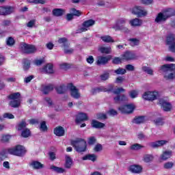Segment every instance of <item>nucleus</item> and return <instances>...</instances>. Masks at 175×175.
Returning <instances> with one entry per match:
<instances>
[{"label": "nucleus", "instance_id": "obj_40", "mask_svg": "<svg viewBox=\"0 0 175 175\" xmlns=\"http://www.w3.org/2000/svg\"><path fill=\"white\" fill-rule=\"evenodd\" d=\"M144 121V116H139L134 118L133 120V124H142Z\"/></svg>", "mask_w": 175, "mask_h": 175}, {"label": "nucleus", "instance_id": "obj_58", "mask_svg": "<svg viewBox=\"0 0 175 175\" xmlns=\"http://www.w3.org/2000/svg\"><path fill=\"white\" fill-rule=\"evenodd\" d=\"M109 77H110V74H109V72L104 73L100 76V79L103 81H106V80H107Z\"/></svg>", "mask_w": 175, "mask_h": 175}, {"label": "nucleus", "instance_id": "obj_4", "mask_svg": "<svg viewBox=\"0 0 175 175\" xmlns=\"http://www.w3.org/2000/svg\"><path fill=\"white\" fill-rule=\"evenodd\" d=\"M71 144L77 152L87 151V142L81 138H77L72 141Z\"/></svg>", "mask_w": 175, "mask_h": 175}, {"label": "nucleus", "instance_id": "obj_13", "mask_svg": "<svg viewBox=\"0 0 175 175\" xmlns=\"http://www.w3.org/2000/svg\"><path fill=\"white\" fill-rule=\"evenodd\" d=\"M159 103L161 105V109L164 111H170L173 107L172 104L165 98H160Z\"/></svg>", "mask_w": 175, "mask_h": 175}, {"label": "nucleus", "instance_id": "obj_57", "mask_svg": "<svg viewBox=\"0 0 175 175\" xmlns=\"http://www.w3.org/2000/svg\"><path fill=\"white\" fill-rule=\"evenodd\" d=\"M10 139H12V136L9 135H5L2 136L1 140L2 142H4V143H6L7 142H9Z\"/></svg>", "mask_w": 175, "mask_h": 175}, {"label": "nucleus", "instance_id": "obj_52", "mask_svg": "<svg viewBox=\"0 0 175 175\" xmlns=\"http://www.w3.org/2000/svg\"><path fill=\"white\" fill-rule=\"evenodd\" d=\"M137 95H139V92L137 90H131L129 92V96H131L133 99L135 98H137Z\"/></svg>", "mask_w": 175, "mask_h": 175}, {"label": "nucleus", "instance_id": "obj_39", "mask_svg": "<svg viewBox=\"0 0 175 175\" xmlns=\"http://www.w3.org/2000/svg\"><path fill=\"white\" fill-rule=\"evenodd\" d=\"M130 148L134 151H137V150H142V148H143V146L139 144H134L130 146Z\"/></svg>", "mask_w": 175, "mask_h": 175}, {"label": "nucleus", "instance_id": "obj_64", "mask_svg": "<svg viewBox=\"0 0 175 175\" xmlns=\"http://www.w3.org/2000/svg\"><path fill=\"white\" fill-rule=\"evenodd\" d=\"M107 113L109 116H117V114H118V112H117L116 110L111 109H109V111L107 112Z\"/></svg>", "mask_w": 175, "mask_h": 175}, {"label": "nucleus", "instance_id": "obj_3", "mask_svg": "<svg viewBox=\"0 0 175 175\" xmlns=\"http://www.w3.org/2000/svg\"><path fill=\"white\" fill-rule=\"evenodd\" d=\"M5 152L10 155H15L16 157H23L27 152V150L24 146L16 145L14 147L5 149Z\"/></svg>", "mask_w": 175, "mask_h": 175}, {"label": "nucleus", "instance_id": "obj_8", "mask_svg": "<svg viewBox=\"0 0 175 175\" xmlns=\"http://www.w3.org/2000/svg\"><path fill=\"white\" fill-rule=\"evenodd\" d=\"M21 49L25 54H32V53L36 51V47L35 46L25 43H22L21 44Z\"/></svg>", "mask_w": 175, "mask_h": 175}, {"label": "nucleus", "instance_id": "obj_49", "mask_svg": "<svg viewBox=\"0 0 175 175\" xmlns=\"http://www.w3.org/2000/svg\"><path fill=\"white\" fill-rule=\"evenodd\" d=\"M29 3H41L42 5L46 3L44 0H27Z\"/></svg>", "mask_w": 175, "mask_h": 175}, {"label": "nucleus", "instance_id": "obj_50", "mask_svg": "<svg viewBox=\"0 0 175 175\" xmlns=\"http://www.w3.org/2000/svg\"><path fill=\"white\" fill-rule=\"evenodd\" d=\"M124 59H122V56L121 57H114L113 59V64H115L116 65H118L122 62Z\"/></svg>", "mask_w": 175, "mask_h": 175}, {"label": "nucleus", "instance_id": "obj_41", "mask_svg": "<svg viewBox=\"0 0 175 175\" xmlns=\"http://www.w3.org/2000/svg\"><path fill=\"white\" fill-rule=\"evenodd\" d=\"M130 42V44L132 46H139V43H140V41L136 38H131L129 40Z\"/></svg>", "mask_w": 175, "mask_h": 175}, {"label": "nucleus", "instance_id": "obj_44", "mask_svg": "<svg viewBox=\"0 0 175 175\" xmlns=\"http://www.w3.org/2000/svg\"><path fill=\"white\" fill-rule=\"evenodd\" d=\"M93 150L94 152H100V151L103 150V146H102V144H97L96 146H94Z\"/></svg>", "mask_w": 175, "mask_h": 175}, {"label": "nucleus", "instance_id": "obj_1", "mask_svg": "<svg viewBox=\"0 0 175 175\" xmlns=\"http://www.w3.org/2000/svg\"><path fill=\"white\" fill-rule=\"evenodd\" d=\"M159 70L165 73L164 77L166 80H173V79H175V64L161 66Z\"/></svg>", "mask_w": 175, "mask_h": 175}, {"label": "nucleus", "instance_id": "obj_35", "mask_svg": "<svg viewBox=\"0 0 175 175\" xmlns=\"http://www.w3.org/2000/svg\"><path fill=\"white\" fill-rule=\"evenodd\" d=\"M31 166L33 169H43V164H41L39 161H32Z\"/></svg>", "mask_w": 175, "mask_h": 175}, {"label": "nucleus", "instance_id": "obj_11", "mask_svg": "<svg viewBox=\"0 0 175 175\" xmlns=\"http://www.w3.org/2000/svg\"><path fill=\"white\" fill-rule=\"evenodd\" d=\"M132 14H135L137 17H144L147 16V11L141 6H135L131 10Z\"/></svg>", "mask_w": 175, "mask_h": 175}, {"label": "nucleus", "instance_id": "obj_15", "mask_svg": "<svg viewBox=\"0 0 175 175\" xmlns=\"http://www.w3.org/2000/svg\"><path fill=\"white\" fill-rule=\"evenodd\" d=\"M111 59V55L107 56H98L97 57L96 64L97 65H106L109 61Z\"/></svg>", "mask_w": 175, "mask_h": 175}, {"label": "nucleus", "instance_id": "obj_37", "mask_svg": "<svg viewBox=\"0 0 175 175\" xmlns=\"http://www.w3.org/2000/svg\"><path fill=\"white\" fill-rule=\"evenodd\" d=\"M15 8L11 5L5 6V16H9V14H12V13H14Z\"/></svg>", "mask_w": 175, "mask_h": 175}, {"label": "nucleus", "instance_id": "obj_18", "mask_svg": "<svg viewBox=\"0 0 175 175\" xmlns=\"http://www.w3.org/2000/svg\"><path fill=\"white\" fill-rule=\"evenodd\" d=\"M169 143L168 140H159L150 144V147L152 148H158V147H162Z\"/></svg>", "mask_w": 175, "mask_h": 175}, {"label": "nucleus", "instance_id": "obj_20", "mask_svg": "<svg viewBox=\"0 0 175 175\" xmlns=\"http://www.w3.org/2000/svg\"><path fill=\"white\" fill-rule=\"evenodd\" d=\"M110 91H113V85H109L106 87L100 86L96 88V92H110Z\"/></svg>", "mask_w": 175, "mask_h": 175}, {"label": "nucleus", "instance_id": "obj_36", "mask_svg": "<svg viewBox=\"0 0 175 175\" xmlns=\"http://www.w3.org/2000/svg\"><path fill=\"white\" fill-rule=\"evenodd\" d=\"M51 170L56 173H65V169L63 167H56L55 165L51 166Z\"/></svg>", "mask_w": 175, "mask_h": 175}, {"label": "nucleus", "instance_id": "obj_26", "mask_svg": "<svg viewBox=\"0 0 175 175\" xmlns=\"http://www.w3.org/2000/svg\"><path fill=\"white\" fill-rule=\"evenodd\" d=\"M54 134L59 137L64 136L65 135V129L62 126H57L54 129Z\"/></svg>", "mask_w": 175, "mask_h": 175}, {"label": "nucleus", "instance_id": "obj_38", "mask_svg": "<svg viewBox=\"0 0 175 175\" xmlns=\"http://www.w3.org/2000/svg\"><path fill=\"white\" fill-rule=\"evenodd\" d=\"M58 43L62 44L64 48L67 46H69V42H68V40L66 38H62L58 40Z\"/></svg>", "mask_w": 175, "mask_h": 175}, {"label": "nucleus", "instance_id": "obj_27", "mask_svg": "<svg viewBox=\"0 0 175 175\" xmlns=\"http://www.w3.org/2000/svg\"><path fill=\"white\" fill-rule=\"evenodd\" d=\"M173 155V152L171 150H165L163 152V154L161 156V159L162 161H167V159H169Z\"/></svg>", "mask_w": 175, "mask_h": 175}, {"label": "nucleus", "instance_id": "obj_21", "mask_svg": "<svg viewBox=\"0 0 175 175\" xmlns=\"http://www.w3.org/2000/svg\"><path fill=\"white\" fill-rule=\"evenodd\" d=\"M122 58L123 61H129V59H134L135 53L131 51H126L123 55H122Z\"/></svg>", "mask_w": 175, "mask_h": 175}, {"label": "nucleus", "instance_id": "obj_34", "mask_svg": "<svg viewBox=\"0 0 175 175\" xmlns=\"http://www.w3.org/2000/svg\"><path fill=\"white\" fill-rule=\"evenodd\" d=\"M53 15L56 17H59L60 16H62L64 13H65V10L60 9V8H56L53 10Z\"/></svg>", "mask_w": 175, "mask_h": 175}, {"label": "nucleus", "instance_id": "obj_25", "mask_svg": "<svg viewBox=\"0 0 175 175\" xmlns=\"http://www.w3.org/2000/svg\"><path fill=\"white\" fill-rule=\"evenodd\" d=\"M88 120V116H87V113H79L76 119V122H81V121H87Z\"/></svg>", "mask_w": 175, "mask_h": 175}, {"label": "nucleus", "instance_id": "obj_14", "mask_svg": "<svg viewBox=\"0 0 175 175\" xmlns=\"http://www.w3.org/2000/svg\"><path fill=\"white\" fill-rule=\"evenodd\" d=\"M157 96H158V92H146L144 93L142 98L145 99V100H155L157 99Z\"/></svg>", "mask_w": 175, "mask_h": 175}, {"label": "nucleus", "instance_id": "obj_43", "mask_svg": "<svg viewBox=\"0 0 175 175\" xmlns=\"http://www.w3.org/2000/svg\"><path fill=\"white\" fill-rule=\"evenodd\" d=\"M31 68V62L29 60H25L23 62V70H28Z\"/></svg>", "mask_w": 175, "mask_h": 175}, {"label": "nucleus", "instance_id": "obj_62", "mask_svg": "<svg viewBox=\"0 0 175 175\" xmlns=\"http://www.w3.org/2000/svg\"><path fill=\"white\" fill-rule=\"evenodd\" d=\"M96 142V138H95V137H90L88 141V143L90 145L95 144Z\"/></svg>", "mask_w": 175, "mask_h": 175}, {"label": "nucleus", "instance_id": "obj_31", "mask_svg": "<svg viewBox=\"0 0 175 175\" xmlns=\"http://www.w3.org/2000/svg\"><path fill=\"white\" fill-rule=\"evenodd\" d=\"M42 72H43V73H54L53 66L51 64H47L42 68Z\"/></svg>", "mask_w": 175, "mask_h": 175}, {"label": "nucleus", "instance_id": "obj_48", "mask_svg": "<svg viewBox=\"0 0 175 175\" xmlns=\"http://www.w3.org/2000/svg\"><path fill=\"white\" fill-rule=\"evenodd\" d=\"M21 135L23 137H29L31 135V131L29 129H26L22 131Z\"/></svg>", "mask_w": 175, "mask_h": 175}, {"label": "nucleus", "instance_id": "obj_24", "mask_svg": "<svg viewBox=\"0 0 175 175\" xmlns=\"http://www.w3.org/2000/svg\"><path fill=\"white\" fill-rule=\"evenodd\" d=\"M72 165H73V160L72 159V157L69 155H66L65 157V167L66 169H70L72 167Z\"/></svg>", "mask_w": 175, "mask_h": 175}, {"label": "nucleus", "instance_id": "obj_10", "mask_svg": "<svg viewBox=\"0 0 175 175\" xmlns=\"http://www.w3.org/2000/svg\"><path fill=\"white\" fill-rule=\"evenodd\" d=\"M125 24H126V18H120L116 20L112 28L113 29H115V31H121L124 29Z\"/></svg>", "mask_w": 175, "mask_h": 175}, {"label": "nucleus", "instance_id": "obj_56", "mask_svg": "<svg viewBox=\"0 0 175 175\" xmlns=\"http://www.w3.org/2000/svg\"><path fill=\"white\" fill-rule=\"evenodd\" d=\"M73 51H74V49L72 48H69V46L64 47V53L66 54H72V53H73Z\"/></svg>", "mask_w": 175, "mask_h": 175}, {"label": "nucleus", "instance_id": "obj_17", "mask_svg": "<svg viewBox=\"0 0 175 175\" xmlns=\"http://www.w3.org/2000/svg\"><path fill=\"white\" fill-rule=\"evenodd\" d=\"M175 44V35L173 33H170L167 36L166 38V45L169 46V50L172 46H174Z\"/></svg>", "mask_w": 175, "mask_h": 175}, {"label": "nucleus", "instance_id": "obj_42", "mask_svg": "<svg viewBox=\"0 0 175 175\" xmlns=\"http://www.w3.org/2000/svg\"><path fill=\"white\" fill-rule=\"evenodd\" d=\"M6 44L10 47H12L14 44V38L12 37H9L6 39Z\"/></svg>", "mask_w": 175, "mask_h": 175}, {"label": "nucleus", "instance_id": "obj_51", "mask_svg": "<svg viewBox=\"0 0 175 175\" xmlns=\"http://www.w3.org/2000/svg\"><path fill=\"white\" fill-rule=\"evenodd\" d=\"M70 13H72L74 16H77L78 17L79 16H81V12L75 8H71L70 10Z\"/></svg>", "mask_w": 175, "mask_h": 175}, {"label": "nucleus", "instance_id": "obj_55", "mask_svg": "<svg viewBox=\"0 0 175 175\" xmlns=\"http://www.w3.org/2000/svg\"><path fill=\"white\" fill-rule=\"evenodd\" d=\"M36 23V21L35 19L31 20L27 23V27H28V28H33V27H35Z\"/></svg>", "mask_w": 175, "mask_h": 175}, {"label": "nucleus", "instance_id": "obj_23", "mask_svg": "<svg viewBox=\"0 0 175 175\" xmlns=\"http://www.w3.org/2000/svg\"><path fill=\"white\" fill-rule=\"evenodd\" d=\"M83 161H92V162H95L98 159V156L95 154H86L82 157Z\"/></svg>", "mask_w": 175, "mask_h": 175}, {"label": "nucleus", "instance_id": "obj_28", "mask_svg": "<svg viewBox=\"0 0 175 175\" xmlns=\"http://www.w3.org/2000/svg\"><path fill=\"white\" fill-rule=\"evenodd\" d=\"M142 161L145 163H151L154 161V155L150 154H146L143 156Z\"/></svg>", "mask_w": 175, "mask_h": 175}, {"label": "nucleus", "instance_id": "obj_6", "mask_svg": "<svg viewBox=\"0 0 175 175\" xmlns=\"http://www.w3.org/2000/svg\"><path fill=\"white\" fill-rule=\"evenodd\" d=\"M122 92H125V89L122 88H118L113 91V94L118 95L113 98L115 103H120V102H124L128 99L125 95L120 96V94Z\"/></svg>", "mask_w": 175, "mask_h": 175}, {"label": "nucleus", "instance_id": "obj_29", "mask_svg": "<svg viewBox=\"0 0 175 175\" xmlns=\"http://www.w3.org/2000/svg\"><path fill=\"white\" fill-rule=\"evenodd\" d=\"M53 90H54V87L53 86V85H42L41 87V91L44 94H49V92H50V91H53Z\"/></svg>", "mask_w": 175, "mask_h": 175}, {"label": "nucleus", "instance_id": "obj_53", "mask_svg": "<svg viewBox=\"0 0 175 175\" xmlns=\"http://www.w3.org/2000/svg\"><path fill=\"white\" fill-rule=\"evenodd\" d=\"M25 126H27V123L25 122V120H23L18 125V131H21L22 129H24Z\"/></svg>", "mask_w": 175, "mask_h": 175}, {"label": "nucleus", "instance_id": "obj_46", "mask_svg": "<svg viewBox=\"0 0 175 175\" xmlns=\"http://www.w3.org/2000/svg\"><path fill=\"white\" fill-rule=\"evenodd\" d=\"M142 70H144V72H146V73H148V75H154V71L150 67L144 66L142 68Z\"/></svg>", "mask_w": 175, "mask_h": 175}, {"label": "nucleus", "instance_id": "obj_61", "mask_svg": "<svg viewBox=\"0 0 175 175\" xmlns=\"http://www.w3.org/2000/svg\"><path fill=\"white\" fill-rule=\"evenodd\" d=\"M3 118H8V120H13L14 116L12 113H5L3 115Z\"/></svg>", "mask_w": 175, "mask_h": 175}, {"label": "nucleus", "instance_id": "obj_19", "mask_svg": "<svg viewBox=\"0 0 175 175\" xmlns=\"http://www.w3.org/2000/svg\"><path fill=\"white\" fill-rule=\"evenodd\" d=\"M129 24L131 27H142L143 25V21L135 18L129 21Z\"/></svg>", "mask_w": 175, "mask_h": 175}, {"label": "nucleus", "instance_id": "obj_60", "mask_svg": "<svg viewBox=\"0 0 175 175\" xmlns=\"http://www.w3.org/2000/svg\"><path fill=\"white\" fill-rule=\"evenodd\" d=\"M40 129L43 132L47 131V126L46 125V122H41Z\"/></svg>", "mask_w": 175, "mask_h": 175}, {"label": "nucleus", "instance_id": "obj_9", "mask_svg": "<svg viewBox=\"0 0 175 175\" xmlns=\"http://www.w3.org/2000/svg\"><path fill=\"white\" fill-rule=\"evenodd\" d=\"M67 88L70 90L71 96L75 99H79L81 96L80 92H79V89L76 88L73 84L69 83L67 85Z\"/></svg>", "mask_w": 175, "mask_h": 175}, {"label": "nucleus", "instance_id": "obj_22", "mask_svg": "<svg viewBox=\"0 0 175 175\" xmlns=\"http://www.w3.org/2000/svg\"><path fill=\"white\" fill-rule=\"evenodd\" d=\"M92 126L96 129H102V128H105V123H102L98 120H92Z\"/></svg>", "mask_w": 175, "mask_h": 175}, {"label": "nucleus", "instance_id": "obj_45", "mask_svg": "<svg viewBox=\"0 0 175 175\" xmlns=\"http://www.w3.org/2000/svg\"><path fill=\"white\" fill-rule=\"evenodd\" d=\"M114 73L116 75H125L126 73V70L124 68H119L114 70Z\"/></svg>", "mask_w": 175, "mask_h": 175}, {"label": "nucleus", "instance_id": "obj_5", "mask_svg": "<svg viewBox=\"0 0 175 175\" xmlns=\"http://www.w3.org/2000/svg\"><path fill=\"white\" fill-rule=\"evenodd\" d=\"M21 95L20 92H16L11 94L8 96L9 99L11 100L10 102V106H11V107H18L20 106V103H21V101L20 100Z\"/></svg>", "mask_w": 175, "mask_h": 175}, {"label": "nucleus", "instance_id": "obj_16", "mask_svg": "<svg viewBox=\"0 0 175 175\" xmlns=\"http://www.w3.org/2000/svg\"><path fill=\"white\" fill-rule=\"evenodd\" d=\"M129 171L134 174H140L143 172V166L140 165H133L129 167Z\"/></svg>", "mask_w": 175, "mask_h": 175}, {"label": "nucleus", "instance_id": "obj_2", "mask_svg": "<svg viewBox=\"0 0 175 175\" xmlns=\"http://www.w3.org/2000/svg\"><path fill=\"white\" fill-rule=\"evenodd\" d=\"M172 16H175V11L172 8H168L156 16L154 23H156V24H162L165 23L167 18L172 17Z\"/></svg>", "mask_w": 175, "mask_h": 175}, {"label": "nucleus", "instance_id": "obj_7", "mask_svg": "<svg viewBox=\"0 0 175 175\" xmlns=\"http://www.w3.org/2000/svg\"><path fill=\"white\" fill-rule=\"evenodd\" d=\"M135 109H136V106L134 104L130 103L120 107L118 110L123 114H132Z\"/></svg>", "mask_w": 175, "mask_h": 175}, {"label": "nucleus", "instance_id": "obj_47", "mask_svg": "<svg viewBox=\"0 0 175 175\" xmlns=\"http://www.w3.org/2000/svg\"><path fill=\"white\" fill-rule=\"evenodd\" d=\"M96 118H97V120H107V115H106V113H100L96 114Z\"/></svg>", "mask_w": 175, "mask_h": 175}, {"label": "nucleus", "instance_id": "obj_54", "mask_svg": "<svg viewBox=\"0 0 175 175\" xmlns=\"http://www.w3.org/2000/svg\"><path fill=\"white\" fill-rule=\"evenodd\" d=\"M154 122L155 125H157L158 126H159L160 125H163L164 123L163 119H162L161 118H158L156 120H154Z\"/></svg>", "mask_w": 175, "mask_h": 175}, {"label": "nucleus", "instance_id": "obj_12", "mask_svg": "<svg viewBox=\"0 0 175 175\" xmlns=\"http://www.w3.org/2000/svg\"><path fill=\"white\" fill-rule=\"evenodd\" d=\"M93 25H95V21L93 19L87 20L83 23L82 27L79 29V31L80 32H85Z\"/></svg>", "mask_w": 175, "mask_h": 175}, {"label": "nucleus", "instance_id": "obj_30", "mask_svg": "<svg viewBox=\"0 0 175 175\" xmlns=\"http://www.w3.org/2000/svg\"><path fill=\"white\" fill-rule=\"evenodd\" d=\"M98 51L100 53H102V54H110L111 53V47L110 46H100L98 48Z\"/></svg>", "mask_w": 175, "mask_h": 175}, {"label": "nucleus", "instance_id": "obj_33", "mask_svg": "<svg viewBox=\"0 0 175 175\" xmlns=\"http://www.w3.org/2000/svg\"><path fill=\"white\" fill-rule=\"evenodd\" d=\"M57 94H64L68 90V86H65L64 85H61L59 86L56 87L55 88Z\"/></svg>", "mask_w": 175, "mask_h": 175}, {"label": "nucleus", "instance_id": "obj_63", "mask_svg": "<svg viewBox=\"0 0 175 175\" xmlns=\"http://www.w3.org/2000/svg\"><path fill=\"white\" fill-rule=\"evenodd\" d=\"M43 62H44V59H36L34 61V65H36L37 66H40V65H42Z\"/></svg>", "mask_w": 175, "mask_h": 175}, {"label": "nucleus", "instance_id": "obj_32", "mask_svg": "<svg viewBox=\"0 0 175 175\" xmlns=\"http://www.w3.org/2000/svg\"><path fill=\"white\" fill-rule=\"evenodd\" d=\"M101 40L105 43H114V40L110 36H103L100 37Z\"/></svg>", "mask_w": 175, "mask_h": 175}, {"label": "nucleus", "instance_id": "obj_59", "mask_svg": "<svg viewBox=\"0 0 175 175\" xmlns=\"http://www.w3.org/2000/svg\"><path fill=\"white\" fill-rule=\"evenodd\" d=\"M0 16H6V6H0Z\"/></svg>", "mask_w": 175, "mask_h": 175}]
</instances>
